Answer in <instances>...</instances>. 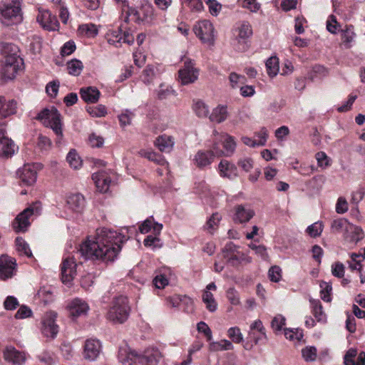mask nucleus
<instances>
[{"label": "nucleus", "mask_w": 365, "mask_h": 365, "mask_svg": "<svg viewBox=\"0 0 365 365\" xmlns=\"http://www.w3.org/2000/svg\"><path fill=\"white\" fill-rule=\"evenodd\" d=\"M222 253L223 258L227 260V263L234 267H238L252 262V258L246 253L240 251L239 247L232 242L226 244Z\"/></svg>", "instance_id": "8"}, {"label": "nucleus", "mask_w": 365, "mask_h": 365, "mask_svg": "<svg viewBox=\"0 0 365 365\" xmlns=\"http://www.w3.org/2000/svg\"><path fill=\"white\" fill-rule=\"evenodd\" d=\"M81 97L87 103H96L100 97L99 91L94 87L83 88L80 91Z\"/></svg>", "instance_id": "30"}, {"label": "nucleus", "mask_w": 365, "mask_h": 365, "mask_svg": "<svg viewBox=\"0 0 365 365\" xmlns=\"http://www.w3.org/2000/svg\"><path fill=\"white\" fill-rule=\"evenodd\" d=\"M281 272L282 270L278 266H273L269 270V277L271 281L277 282L281 279Z\"/></svg>", "instance_id": "57"}, {"label": "nucleus", "mask_w": 365, "mask_h": 365, "mask_svg": "<svg viewBox=\"0 0 365 365\" xmlns=\"http://www.w3.org/2000/svg\"><path fill=\"white\" fill-rule=\"evenodd\" d=\"M5 124H0V156L9 158L15 152V145L13 140L6 135Z\"/></svg>", "instance_id": "15"}, {"label": "nucleus", "mask_w": 365, "mask_h": 365, "mask_svg": "<svg viewBox=\"0 0 365 365\" xmlns=\"http://www.w3.org/2000/svg\"><path fill=\"white\" fill-rule=\"evenodd\" d=\"M36 20L44 29L48 31H56L59 28L56 16H53L48 10H39Z\"/></svg>", "instance_id": "16"}, {"label": "nucleus", "mask_w": 365, "mask_h": 365, "mask_svg": "<svg viewBox=\"0 0 365 365\" xmlns=\"http://www.w3.org/2000/svg\"><path fill=\"white\" fill-rule=\"evenodd\" d=\"M208 6L210 13L212 16H217L222 9V5L216 0H205Z\"/></svg>", "instance_id": "53"}, {"label": "nucleus", "mask_w": 365, "mask_h": 365, "mask_svg": "<svg viewBox=\"0 0 365 365\" xmlns=\"http://www.w3.org/2000/svg\"><path fill=\"white\" fill-rule=\"evenodd\" d=\"M101 351V342L95 339H87L83 346V358L93 361L99 356Z\"/></svg>", "instance_id": "19"}, {"label": "nucleus", "mask_w": 365, "mask_h": 365, "mask_svg": "<svg viewBox=\"0 0 365 365\" xmlns=\"http://www.w3.org/2000/svg\"><path fill=\"white\" fill-rule=\"evenodd\" d=\"M344 236L349 242L356 243L364 238V233L361 227L349 223Z\"/></svg>", "instance_id": "25"}, {"label": "nucleus", "mask_w": 365, "mask_h": 365, "mask_svg": "<svg viewBox=\"0 0 365 365\" xmlns=\"http://www.w3.org/2000/svg\"><path fill=\"white\" fill-rule=\"evenodd\" d=\"M197 329L199 332L205 334L207 341H211L212 338V331L206 323L204 322H199L197 325Z\"/></svg>", "instance_id": "56"}, {"label": "nucleus", "mask_w": 365, "mask_h": 365, "mask_svg": "<svg viewBox=\"0 0 365 365\" xmlns=\"http://www.w3.org/2000/svg\"><path fill=\"white\" fill-rule=\"evenodd\" d=\"M4 358L14 365H21L26 361V355L23 351L17 350L12 346H8L4 351Z\"/></svg>", "instance_id": "21"}, {"label": "nucleus", "mask_w": 365, "mask_h": 365, "mask_svg": "<svg viewBox=\"0 0 365 365\" xmlns=\"http://www.w3.org/2000/svg\"><path fill=\"white\" fill-rule=\"evenodd\" d=\"M41 210V204L37 201L17 215L13 222V227L16 232H25L30 225L29 217L34 215H38Z\"/></svg>", "instance_id": "9"}, {"label": "nucleus", "mask_w": 365, "mask_h": 365, "mask_svg": "<svg viewBox=\"0 0 365 365\" xmlns=\"http://www.w3.org/2000/svg\"><path fill=\"white\" fill-rule=\"evenodd\" d=\"M321 297L325 302L331 301V292L332 290L331 285L326 282L320 283Z\"/></svg>", "instance_id": "47"}, {"label": "nucleus", "mask_w": 365, "mask_h": 365, "mask_svg": "<svg viewBox=\"0 0 365 365\" xmlns=\"http://www.w3.org/2000/svg\"><path fill=\"white\" fill-rule=\"evenodd\" d=\"M202 301L206 304V307L209 311L215 312L217 309V303L214 299L213 294L209 291L204 292Z\"/></svg>", "instance_id": "40"}, {"label": "nucleus", "mask_w": 365, "mask_h": 365, "mask_svg": "<svg viewBox=\"0 0 365 365\" xmlns=\"http://www.w3.org/2000/svg\"><path fill=\"white\" fill-rule=\"evenodd\" d=\"M36 119L40 120L46 127L51 128L58 139L56 143H59L63 138L62 123L61 114L54 107L44 108L37 115Z\"/></svg>", "instance_id": "7"}, {"label": "nucleus", "mask_w": 365, "mask_h": 365, "mask_svg": "<svg viewBox=\"0 0 365 365\" xmlns=\"http://www.w3.org/2000/svg\"><path fill=\"white\" fill-rule=\"evenodd\" d=\"M331 273L334 276L341 278L344 274V266L341 262H335L331 266Z\"/></svg>", "instance_id": "61"}, {"label": "nucleus", "mask_w": 365, "mask_h": 365, "mask_svg": "<svg viewBox=\"0 0 365 365\" xmlns=\"http://www.w3.org/2000/svg\"><path fill=\"white\" fill-rule=\"evenodd\" d=\"M0 49L6 56L1 69L2 78L6 80L13 79L23 65V60L17 54L18 47L9 43H0Z\"/></svg>", "instance_id": "3"}, {"label": "nucleus", "mask_w": 365, "mask_h": 365, "mask_svg": "<svg viewBox=\"0 0 365 365\" xmlns=\"http://www.w3.org/2000/svg\"><path fill=\"white\" fill-rule=\"evenodd\" d=\"M356 354H357L356 349H349L346 351V353L344 357V365H356L354 363V358L356 356Z\"/></svg>", "instance_id": "62"}, {"label": "nucleus", "mask_w": 365, "mask_h": 365, "mask_svg": "<svg viewBox=\"0 0 365 365\" xmlns=\"http://www.w3.org/2000/svg\"><path fill=\"white\" fill-rule=\"evenodd\" d=\"M218 169L221 177L231 179L237 175L236 166L226 160L220 161Z\"/></svg>", "instance_id": "27"}, {"label": "nucleus", "mask_w": 365, "mask_h": 365, "mask_svg": "<svg viewBox=\"0 0 365 365\" xmlns=\"http://www.w3.org/2000/svg\"><path fill=\"white\" fill-rule=\"evenodd\" d=\"M227 335L235 344H240L243 341L242 334L237 327H231L227 331Z\"/></svg>", "instance_id": "45"}, {"label": "nucleus", "mask_w": 365, "mask_h": 365, "mask_svg": "<svg viewBox=\"0 0 365 365\" xmlns=\"http://www.w3.org/2000/svg\"><path fill=\"white\" fill-rule=\"evenodd\" d=\"M83 68L82 62L77 59H73L67 63L68 73L75 76L81 74Z\"/></svg>", "instance_id": "37"}, {"label": "nucleus", "mask_w": 365, "mask_h": 365, "mask_svg": "<svg viewBox=\"0 0 365 365\" xmlns=\"http://www.w3.org/2000/svg\"><path fill=\"white\" fill-rule=\"evenodd\" d=\"M126 240L127 237L121 233L103 227L97 230L96 237L83 242L78 251L86 259L112 262Z\"/></svg>", "instance_id": "1"}, {"label": "nucleus", "mask_w": 365, "mask_h": 365, "mask_svg": "<svg viewBox=\"0 0 365 365\" xmlns=\"http://www.w3.org/2000/svg\"><path fill=\"white\" fill-rule=\"evenodd\" d=\"M221 142L223 143V150L220 149L218 143H215L212 144V148L213 149V152H215V155L218 157L222 155L228 157L232 155L236 147V143L234 140V138L228 134L224 135V138Z\"/></svg>", "instance_id": "18"}, {"label": "nucleus", "mask_w": 365, "mask_h": 365, "mask_svg": "<svg viewBox=\"0 0 365 365\" xmlns=\"http://www.w3.org/2000/svg\"><path fill=\"white\" fill-rule=\"evenodd\" d=\"M267 73L270 77L275 76L279 72V62L276 57L269 58L266 62Z\"/></svg>", "instance_id": "39"}, {"label": "nucleus", "mask_w": 365, "mask_h": 365, "mask_svg": "<svg viewBox=\"0 0 365 365\" xmlns=\"http://www.w3.org/2000/svg\"><path fill=\"white\" fill-rule=\"evenodd\" d=\"M66 205L69 210L79 213L85 207V200L83 196L79 193L72 194L67 197Z\"/></svg>", "instance_id": "23"}, {"label": "nucleus", "mask_w": 365, "mask_h": 365, "mask_svg": "<svg viewBox=\"0 0 365 365\" xmlns=\"http://www.w3.org/2000/svg\"><path fill=\"white\" fill-rule=\"evenodd\" d=\"M59 85H60V83L58 81H53L50 82L49 83L47 84V86L46 87V93L50 96L55 97L58 93Z\"/></svg>", "instance_id": "60"}, {"label": "nucleus", "mask_w": 365, "mask_h": 365, "mask_svg": "<svg viewBox=\"0 0 365 365\" xmlns=\"http://www.w3.org/2000/svg\"><path fill=\"white\" fill-rule=\"evenodd\" d=\"M233 220L235 222L245 223L255 215V212L249 206L238 205L235 208Z\"/></svg>", "instance_id": "22"}, {"label": "nucleus", "mask_w": 365, "mask_h": 365, "mask_svg": "<svg viewBox=\"0 0 365 365\" xmlns=\"http://www.w3.org/2000/svg\"><path fill=\"white\" fill-rule=\"evenodd\" d=\"M118 360L123 365H157L161 354L155 348L148 349L143 354H138L129 348H120Z\"/></svg>", "instance_id": "2"}, {"label": "nucleus", "mask_w": 365, "mask_h": 365, "mask_svg": "<svg viewBox=\"0 0 365 365\" xmlns=\"http://www.w3.org/2000/svg\"><path fill=\"white\" fill-rule=\"evenodd\" d=\"M227 297L229 302L233 305H238L240 304L239 294L234 288H230L227 291Z\"/></svg>", "instance_id": "54"}, {"label": "nucleus", "mask_w": 365, "mask_h": 365, "mask_svg": "<svg viewBox=\"0 0 365 365\" xmlns=\"http://www.w3.org/2000/svg\"><path fill=\"white\" fill-rule=\"evenodd\" d=\"M302 356L307 361H313L317 358V349L314 346H307L302 351Z\"/></svg>", "instance_id": "50"}, {"label": "nucleus", "mask_w": 365, "mask_h": 365, "mask_svg": "<svg viewBox=\"0 0 365 365\" xmlns=\"http://www.w3.org/2000/svg\"><path fill=\"white\" fill-rule=\"evenodd\" d=\"M18 178L21 184L31 186L33 185L37 179V170L34 164H25L17 171Z\"/></svg>", "instance_id": "14"}, {"label": "nucleus", "mask_w": 365, "mask_h": 365, "mask_svg": "<svg viewBox=\"0 0 365 365\" xmlns=\"http://www.w3.org/2000/svg\"><path fill=\"white\" fill-rule=\"evenodd\" d=\"M214 156L216 155L212 148L207 152L199 151L195 157V161L197 167L203 168L212 163Z\"/></svg>", "instance_id": "29"}, {"label": "nucleus", "mask_w": 365, "mask_h": 365, "mask_svg": "<svg viewBox=\"0 0 365 365\" xmlns=\"http://www.w3.org/2000/svg\"><path fill=\"white\" fill-rule=\"evenodd\" d=\"M16 249L20 255H25L28 257H32V252L28 243L20 237L16 239Z\"/></svg>", "instance_id": "34"}, {"label": "nucleus", "mask_w": 365, "mask_h": 365, "mask_svg": "<svg viewBox=\"0 0 365 365\" xmlns=\"http://www.w3.org/2000/svg\"><path fill=\"white\" fill-rule=\"evenodd\" d=\"M92 179L99 191L106 192L108 190L110 179L106 171H100L94 173L92 175Z\"/></svg>", "instance_id": "24"}, {"label": "nucleus", "mask_w": 365, "mask_h": 365, "mask_svg": "<svg viewBox=\"0 0 365 365\" xmlns=\"http://www.w3.org/2000/svg\"><path fill=\"white\" fill-rule=\"evenodd\" d=\"M355 34L353 31L352 26L346 28L342 31L341 39L342 43L346 48H350V43L353 41Z\"/></svg>", "instance_id": "41"}, {"label": "nucleus", "mask_w": 365, "mask_h": 365, "mask_svg": "<svg viewBox=\"0 0 365 365\" xmlns=\"http://www.w3.org/2000/svg\"><path fill=\"white\" fill-rule=\"evenodd\" d=\"M339 28V24L336 21V18L334 15L329 16L327 21V29L331 34H336V31Z\"/></svg>", "instance_id": "55"}, {"label": "nucleus", "mask_w": 365, "mask_h": 365, "mask_svg": "<svg viewBox=\"0 0 365 365\" xmlns=\"http://www.w3.org/2000/svg\"><path fill=\"white\" fill-rule=\"evenodd\" d=\"M285 317H283L282 315L281 314H277V316H275L272 322H271V327L272 328V329L275 331V332H279L282 330L283 326L285 325Z\"/></svg>", "instance_id": "48"}, {"label": "nucleus", "mask_w": 365, "mask_h": 365, "mask_svg": "<svg viewBox=\"0 0 365 365\" xmlns=\"http://www.w3.org/2000/svg\"><path fill=\"white\" fill-rule=\"evenodd\" d=\"M66 160L69 165L75 170L82 166V160L74 150H71L68 153Z\"/></svg>", "instance_id": "38"}, {"label": "nucleus", "mask_w": 365, "mask_h": 365, "mask_svg": "<svg viewBox=\"0 0 365 365\" xmlns=\"http://www.w3.org/2000/svg\"><path fill=\"white\" fill-rule=\"evenodd\" d=\"M228 117L227 108L225 106H218L215 108L209 116L210 121L216 123L224 122Z\"/></svg>", "instance_id": "31"}, {"label": "nucleus", "mask_w": 365, "mask_h": 365, "mask_svg": "<svg viewBox=\"0 0 365 365\" xmlns=\"http://www.w3.org/2000/svg\"><path fill=\"white\" fill-rule=\"evenodd\" d=\"M238 34L236 37L238 43H245L246 40L250 38L252 35V26L247 21L240 23L237 29Z\"/></svg>", "instance_id": "28"}, {"label": "nucleus", "mask_w": 365, "mask_h": 365, "mask_svg": "<svg viewBox=\"0 0 365 365\" xmlns=\"http://www.w3.org/2000/svg\"><path fill=\"white\" fill-rule=\"evenodd\" d=\"M123 15L124 21L127 22L130 16L132 19L138 23L145 22L151 24L155 19V9L153 6L148 2L143 3L138 9L130 7L125 5L123 9Z\"/></svg>", "instance_id": "5"}, {"label": "nucleus", "mask_w": 365, "mask_h": 365, "mask_svg": "<svg viewBox=\"0 0 365 365\" xmlns=\"http://www.w3.org/2000/svg\"><path fill=\"white\" fill-rule=\"evenodd\" d=\"M242 7L250 10L251 12H257L261 6L257 0H243Z\"/></svg>", "instance_id": "58"}, {"label": "nucleus", "mask_w": 365, "mask_h": 365, "mask_svg": "<svg viewBox=\"0 0 365 365\" xmlns=\"http://www.w3.org/2000/svg\"><path fill=\"white\" fill-rule=\"evenodd\" d=\"M155 144L160 151L170 152L173 148L174 142L172 137L162 135L156 139Z\"/></svg>", "instance_id": "32"}, {"label": "nucleus", "mask_w": 365, "mask_h": 365, "mask_svg": "<svg viewBox=\"0 0 365 365\" xmlns=\"http://www.w3.org/2000/svg\"><path fill=\"white\" fill-rule=\"evenodd\" d=\"M130 311L127 297L119 296L113 299L106 318L113 324H123L128 319Z\"/></svg>", "instance_id": "6"}, {"label": "nucleus", "mask_w": 365, "mask_h": 365, "mask_svg": "<svg viewBox=\"0 0 365 365\" xmlns=\"http://www.w3.org/2000/svg\"><path fill=\"white\" fill-rule=\"evenodd\" d=\"M89 143L93 148H101L103 146L104 139L100 136L93 133L89 136Z\"/></svg>", "instance_id": "64"}, {"label": "nucleus", "mask_w": 365, "mask_h": 365, "mask_svg": "<svg viewBox=\"0 0 365 365\" xmlns=\"http://www.w3.org/2000/svg\"><path fill=\"white\" fill-rule=\"evenodd\" d=\"M87 111L93 117H102L106 114V108L103 105H98L96 106H88Z\"/></svg>", "instance_id": "49"}, {"label": "nucleus", "mask_w": 365, "mask_h": 365, "mask_svg": "<svg viewBox=\"0 0 365 365\" xmlns=\"http://www.w3.org/2000/svg\"><path fill=\"white\" fill-rule=\"evenodd\" d=\"M70 316L75 319L86 316L89 310V306L84 300L76 298L67 307Z\"/></svg>", "instance_id": "20"}, {"label": "nucleus", "mask_w": 365, "mask_h": 365, "mask_svg": "<svg viewBox=\"0 0 365 365\" xmlns=\"http://www.w3.org/2000/svg\"><path fill=\"white\" fill-rule=\"evenodd\" d=\"M323 223L318 221L309 225L307 228V232L312 237H317L321 235L323 231Z\"/></svg>", "instance_id": "42"}, {"label": "nucleus", "mask_w": 365, "mask_h": 365, "mask_svg": "<svg viewBox=\"0 0 365 365\" xmlns=\"http://www.w3.org/2000/svg\"><path fill=\"white\" fill-rule=\"evenodd\" d=\"M193 110L200 118H205L208 115V107L201 101H197L194 103Z\"/></svg>", "instance_id": "44"}, {"label": "nucleus", "mask_w": 365, "mask_h": 365, "mask_svg": "<svg viewBox=\"0 0 365 365\" xmlns=\"http://www.w3.org/2000/svg\"><path fill=\"white\" fill-rule=\"evenodd\" d=\"M57 313L49 311L45 313L41 320V333L47 338L53 339L58 332V326L56 324Z\"/></svg>", "instance_id": "12"}, {"label": "nucleus", "mask_w": 365, "mask_h": 365, "mask_svg": "<svg viewBox=\"0 0 365 365\" xmlns=\"http://www.w3.org/2000/svg\"><path fill=\"white\" fill-rule=\"evenodd\" d=\"M199 76V70L195 63L188 58L185 59L183 66L178 71V80L181 85L185 86L195 83Z\"/></svg>", "instance_id": "10"}, {"label": "nucleus", "mask_w": 365, "mask_h": 365, "mask_svg": "<svg viewBox=\"0 0 365 365\" xmlns=\"http://www.w3.org/2000/svg\"><path fill=\"white\" fill-rule=\"evenodd\" d=\"M347 210L348 202L343 197H340L338 199L336 205V212L339 214H343L345 213Z\"/></svg>", "instance_id": "63"}, {"label": "nucleus", "mask_w": 365, "mask_h": 365, "mask_svg": "<svg viewBox=\"0 0 365 365\" xmlns=\"http://www.w3.org/2000/svg\"><path fill=\"white\" fill-rule=\"evenodd\" d=\"M23 19L20 0H4L0 6V20L5 26L21 22Z\"/></svg>", "instance_id": "4"}, {"label": "nucleus", "mask_w": 365, "mask_h": 365, "mask_svg": "<svg viewBox=\"0 0 365 365\" xmlns=\"http://www.w3.org/2000/svg\"><path fill=\"white\" fill-rule=\"evenodd\" d=\"M258 138L257 140V146L264 145L268 137V132L265 128H262L259 132L255 134Z\"/></svg>", "instance_id": "59"}, {"label": "nucleus", "mask_w": 365, "mask_h": 365, "mask_svg": "<svg viewBox=\"0 0 365 365\" xmlns=\"http://www.w3.org/2000/svg\"><path fill=\"white\" fill-rule=\"evenodd\" d=\"M193 31L203 43L211 46L215 42L214 27L207 20L201 21L195 25Z\"/></svg>", "instance_id": "11"}, {"label": "nucleus", "mask_w": 365, "mask_h": 365, "mask_svg": "<svg viewBox=\"0 0 365 365\" xmlns=\"http://www.w3.org/2000/svg\"><path fill=\"white\" fill-rule=\"evenodd\" d=\"M16 111V102L14 100L6 101L0 97V119L14 115Z\"/></svg>", "instance_id": "26"}, {"label": "nucleus", "mask_w": 365, "mask_h": 365, "mask_svg": "<svg viewBox=\"0 0 365 365\" xmlns=\"http://www.w3.org/2000/svg\"><path fill=\"white\" fill-rule=\"evenodd\" d=\"M77 264L73 256L66 257L61 264V279L63 283L69 284L76 275Z\"/></svg>", "instance_id": "13"}, {"label": "nucleus", "mask_w": 365, "mask_h": 365, "mask_svg": "<svg viewBox=\"0 0 365 365\" xmlns=\"http://www.w3.org/2000/svg\"><path fill=\"white\" fill-rule=\"evenodd\" d=\"M315 158L317 160L318 166L322 169L327 168L329 166V159L324 152H318Z\"/></svg>", "instance_id": "52"}, {"label": "nucleus", "mask_w": 365, "mask_h": 365, "mask_svg": "<svg viewBox=\"0 0 365 365\" xmlns=\"http://www.w3.org/2000/svg\"><path fill=\"white\" fill-rule=\"evenodd\" d=\"M79 31L88 37H94L98 34V29L94 24H83L78 28Z\"/></svg>", "instance_id": "46"}, {"label": "nucleus", "mask_w": 365, "mask_h": 365, "mask_svg": "<svg viewBox=\"0 0 365 365\" xmlns=\"http://www.w3.org/2000/svg\"><path fill=\"white\" fill-rule=\"evenodd\" d=\"M312 313L318 322H323L326 321V314L322 310V306L319 300L311 301Z\"/></svg>", "instance_id": "35"}, {"label": "nucleus", "mask_w": 365, "mask_h": 365, "mask_svg": "<svg viewBox=\"0 0 365 365\" xmlns=\"http://www.w3.org/2000/svg\"><path fill=\"white\" fill-rule=\"evenodd\" d=\"M107 39L108 43L114 45L115 47H119L121 45V41L123 39V33L120 28L110 31L107 34Z\"/></svg>", "instance_id": "36"}, {"label": "nucleus", "mask_w": 365, "mask_h": 365, "mask_svg": "<svg viewBox=\"0 0 365 365\" xmlns=\"http://www.w3.org/2000/svg\"><path fill=\"white\" fill-rule=\"evenodd\" d=\"M209 350L212 352L219 351L232 350L234 346L232 342L227 339H222L219 341H212L209 344Z\"/></svg>", "instance_id": "33"}, {"label": "nucleus", "mask_w": 365, "mask_h": 365, "mask_svg": "<svg viewBox=\"0 0 365 365\" xmlns=\"http://www.w3.org/2000/svg\"><path fill=\"white\" fill-rule=\"evenodd\" d=\"M284 335L287 339L291 341H300L303 337V333L302 330L299 329H284Z\"/></svg>", "instance_id": "51"}, {"label": "nucleus", "mask_w": 365, "mask_h": 365, "mask_svg": "<svg viewBox=\"0 0 365 365\" xmlns=\"http://www.w3.org/2000/svg\"><path fill=\"white\" fill-rule=\"evenodd\" d=\"M16 259L8 255L0 257V278L6 279L11 278L16 271Z\"/></svg>", "instance_id": "17"}, {"label": "nucleus", "mask_w": 365, "mask_h": 365, "mask_svg": "<svg viewBox=\"0 0 365 365\" xmlns=\"http://www.w3.org/2000/svg\"><path fill=\"white\" fill-rule=\"evenodd\" d=\"M349 224V222L346 219H336L331 222V228L333 232H343L344 233Z\"/></svg>", "instance_id": "43"}]
</instances>
